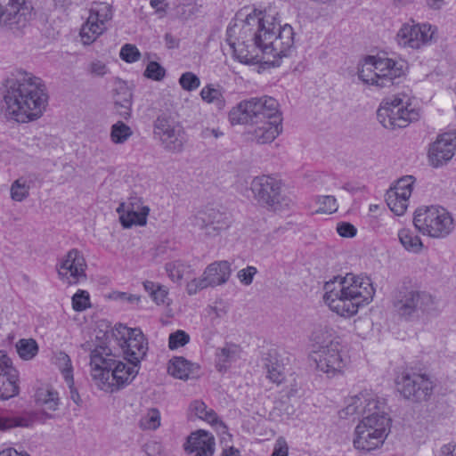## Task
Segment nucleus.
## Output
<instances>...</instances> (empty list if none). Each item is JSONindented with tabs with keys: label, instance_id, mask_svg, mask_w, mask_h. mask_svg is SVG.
I'll use <instances>...</instances> for the list:
<instances>
[{
	"label": "nucleus",
	"instance_id": "obj_1",
	"mask_svg": "<svg viewBox=\"0 0 456 456\" xmlns=\"http://www.w3.org/2000/svg\"><path fill=\"white\" fill-rule=\"evenodd\" d=\"M232 28L227 29V42L241 63L255 65L262 61L273 67L288 57L294 46V30L289 24L281 26L274 15L254 11L242 21L237 41L231 37Z\"/></svg>",
	"mask_w": 456,
	"mask_h": 456
},
{
	"label": "nucleus",
	"instance_id": "obj_2",
	"mask_svg": "<svg viewBox=\"0 0 456 456\" xmlns=\"http://www.w3.org/2000/svg\"><path fill=\"white\" fill-rule=\"evenodd\" d=\"M3 99L6 114L19 123L39 118L48 103L44 81L30 72L18 70L5 79Z\"/></svg>",
	"mask_w": 456,
	"mask_h": 456
},
{
	"label": "nucleus",
	"instance_id": "obj_3",
	"mask_svg": "<svg viewBox=\"0 0 456 456\" xmlns=\"http://www.w3.org/2000/svg\"><path fill=\"white\" fill-rule=\"evenodd\" d=\"M232 125L249 124L252 140L259 144L272 142L281 132V114L279 102L270 96L254 97L242 101L229 112Z\"/></svg>",
	"mask_w": 456,
	"mask_h": 456
},
{
	"label": "nucleus",
	"instance_id": "obj_4",
	"mask_svg": "<svg viewBox=\"0 0 456 456\" xmlns=\"http://www.w3.org/2000/svg\"><path fill=\"white\" fill-rule=\"evenodd\" d=\"M324 302L331 311L344 317L357 314L360 306L369 304L375 289L369 277L347 273L337 276L324 284Z\"/></svg>",
	"mask_w": 456,
	"mask_h": 456
},
{
	"label": "nucleus",
	"instance_id": "obj_5",
	"mask_svg": "<svg viewBox=\"0 0 456 456\" xmlns=\"http://www.w3.org/2000/svg\"><path fill=\"white\" fill-rule=\"evenodd\" d=\"M90 366L92 378L111 391L131 383L140 370V363H125L109 346L102 345L91 351Z\"/></svg>",
	"mask_w": 456,
	"mask_h": 456
},
{
	"label": "nucleus",
	"instance_id": "obj_6",
	"mask_svg": "<svg viewBox=\"0 0 456 456\" xmlns=\"http://www.w3.org/2000/svg\"><path fill=\"white\" fill-rule=\"evenodd\" d=\"M391 423L387 407L362 417L354 429V448L370 452L381 447L390 433Z\"/></svg>",
	"mask_w": 456,
	"mask_h": 456
},
{
	"label": "nucleus",
	"instance_id": "obj_7",
	"mask_svg": "<svg viewBox=\"0 0 456 456\" xmlns=\"http://www.w3.org/2000/svg\"><path fill=\"white\" fill-rule=\"evenodd\" d=\"M406 62L379 56H367L358 68V77L364 84L387 87L405 74Z\"/></svg>",
	"mask_w": 456,
	"mask_h": 456
},
{
	"label": "nucleus",
	"instance_id": "obj_8",
	"mask_svg": "<svg viewBox=\"0 0 456 456\" xmlns=\"http://www.w3.org/2000/svg\"><path fill=\"white\" fill-rule=\"evenodd\" d=\"M314 334L315 349L312 359L319 370L328 376L340 373L346 366V360L341 354L342 346L339 338L332 336L328 330H320Z\"/></svg>",
	"mask_w": 456,
	"mask_h": 456
},
{
	"label": "nucleus",
	"instance_id": "obj_9",
	"mask_svg": "<svg viewBox=\"0 0 456 456\" xmlns=\"http://www.w3.org/2000/svg\"><path fill=\"white\" fill-rule=\"evenodd\" d=\"M413 224L423 235L435 239H444L454 230L451 213L437 205L423 206L414 212Z\"/></svg>",
	"mask_w": 456,
	"mask_h": 456
},
{
	"label": "nucleus",
	"instance_id": "obj_10",
	"mask_svg": "<svg viewBox=\"0 0 456 456\" xmlns=\"http://www.w3.org/2000/svg\"><path fill=\"white\" fill-rule=\"evenodd\" d=\"M392 303L400 318L412 321L433 308L434 298L426 291L403 285L395 292Z\"/></svg>",
	"mask_w": 456,
	"mask_h": 456
},
{
	"label": "nucleus",
	"instance_id": "obj_11",
	"mask_svg": "<svg viewBox=\"0 0 456 456\" xmlns=\"http://www.w3.org/2000/svg\"><path fill=\"white\" fill-rule=\"evenodd\" d=\"M406 95H394L385 99L377 111L382 126L388 129L403 128L418 120L419 112L411 108Z\"/></svg>",
	"mask_w": 456,
	"mask_h": 456
},
{
	"label": "nucleus",
	"instance_id": "obj_12",
	"mask_svg": "<svg viewBox=\"0 0 456 456\" xmlns=\"http://www.w3.org/2000/svg\"><path fill=\"white\" fill-rule=\"evenodd\" d=\"M250 189L256 201L270 210H281L290 204V200L281 193V182L272 176L255 177Z\"/></svg>",
	"mask_w": 456,
	"mask_h": 456
},
{
	"label": "nucleus",
	"instance_id": "obj_13",
	"mask_svg": "<svg viewBox=\"0 0 456 456\" xmlns=\"http://www.w3.org/2000/svg\"><path fill=\"white\" fill-rule=\"evenodd\" d=\"M182 126L171 117L159 116L153 124V135L168 152L178 153L183 148Z\"/></svg>",
	"mask_w": 456,
	"mask_h": 456
},
{
	"label": "nucleus",
	"instance_id": "obj_14",
	"mask_svg": "<svg viewBox=\"0 0 456 456\" xmlns=\"http://www.w3.org/2000/svg\"><path fill=\"white\" fill-rule=\"evenodd\" d=\"M113 16L112 6L107 3L94 2L89 10L86 22L82 26L80 37L84 45H90L106 30V22Z\"/></svg>",
	"mask_w": 456,
	"mask_h": 456
},
{
	"label": "nucleus",
	"instance_id": "obj_15",
	"mask_svg": "<svg viewBox=\"0 0 456 456\" xmlns=\"http://www.w3.org/2000/svg\"><path fill=\"white\" fill-rule=\"evenodd\" d=\"M121 336L118 345L123 351L125 359L129 362L141 363L148 351V341L140 329H131L119 324L116 328Z\"/></svg>",
	"mask_w": 456,
	"mask_h": 456
},
{
	"label": "nucleus",
	"instance_id": "obj_16",
	"mask_svg": "<svg viewBox=\"0 0 456 456\" xmlns=\"http://www.w3.org/2000/svg\"><path fill=\"white\" fill-rule=\"evenodd\" d=\"M396 383L403 397L415 402L426 401L433 393L434 385L427 374L403 372Z\"/></svg>",
	"mask_w": 456,
	"mask_h": 456
},
{
	"label": "nucleus",
	"instance_id": "obj_17",
	"mask_svg": "<svg viewBox=\"0 0 456 456\" xmlns=\"http://www.w3.org/2000/svg\"><path fill=\"white\" fill-rule=\"evenodd\" d=\"M33 7L26 0H0V25L11 29L26 26Z\"/></svg>",
	"mask_w": 456,
	"mask_h": 456
},
{
	"label": "nucleus",
	"instance_id": "obj_18",
	"mask_svg": "<svg viewBox=\"0 0 456 456\" xmlns=\"http://www.w3.org/2000/svg\"><path fill=\"white\" fill-rule=\"evenodd\" d=\"M86 267L83 254L77 248L70 249L56 265L59 278L69 285L86 280Z\"/></svg>",
	"mask_w": 456,
	"mask_h": 456
},
{
	"label": "nucleus",
	"instance_id": "obj_19",
	"mask_svg": "<svg viewBox=\"0 0 456 456\" xmlns=\"http://www.w3.org/2000/svg\"><path fill=\"white\" fill-rule=\"evenodd\" d=\"M228 214L216 208L199 211L191 218V224L200 230L205 236L216 237L231 225Z\"/></svg>",
	"mask_w": 456,
	"mask_h": 456
},
{
	"label": "nucleus",
	"instance_id": "obj_20",
	"mask_svg": "<svg viewBox=\"0 0 456 456\" xmlns=\"http://www.w3.org/2000/svg\"><path fill=\"white\" fill-rule=\"evenodd\" d=\"M387 407L386 402L371 390H362L358 395L349 397L346 405L341 411L342 417H363L373 411H379Z\"/></svg>",
	"mask_w": 456,
	"mask_h": 456
},
{
	"label": "nucleus",
	"instance_id": "obj_21",
	"mask_svg": "<svg viewBox=\"0 0 456 456\" xmlns=\"http://www.w3.org/2000/svg\"><path fill=\"white\" fill-rule=\"evenodd\" d=\"M435 33L430 24H403L397 33L398 44L403 47L419 49L429 43Z\"/></svg>",
	"mask_w": 456,
	"mask_h": 456
},
{
	"label": "nucleus",
	"instance_id": "obj_22",
	"mask_svg": "<svg viewBox=\"0 0 456 456\" xmlns=\"http://www.w3.org/2000/svg\"><path fill=\"white\" fill-rule=\"evenodd\" d=\"M414 182L412 175H405L398 179L395 185L387 191L386 201L395 215L403 216L407 210Z\"/></svg>",
	"mask_w": 456,
	"mask_h": 456
},
{
	"label": "nucleus",
	"instance_id": "obj_23",
	"mask_svg": "<svg viewBox=\"0 0 456 456\" xmlns=\"http://www.w3.org/2000/svg\"><path fill=\"white\" fill-rule=\"evenodd\" d=\"M19 392V372L7 354L0 350V399L8 400Z\"/></svg>",
	"mask_w": 456,
	"mask_h": 456
},
{
	"label": "nucleus",
	"instance_id": "obj_24",
	"mask_svg": "<svg viewBox=\"0 0 456 456\" xmlns=\"http://www.w3.org/2000/svg\"><path fill=\"white\" fill-rule=\"evenodd\" d=\"M456 151V130L440 134L430 145L428 158L434 167H438L452 159Z\"/></svg>",
	"mask_w": 456,
	"mask_h": 456
},
{
	"label": "nucleus",
	"instance_id": "obj_25",
	"mask_svg": "<svg viewBox=\"0 0 456 456\" xmlns=\"http://www.w3.org/2000/svg\"><path fill=\"white\" fill-rule=\"evenodd\" d=\"M215 438L212 434L200 429L192 432L186 440L183 447L188 453L194 456H213L215 452Z\"/></svg>",
	"mask_w": 456,
	"mask_h": 456
},
{
	"label": "nucleus",
	"instance_id": "obj_26",
	"mask_svg": "<svg viewBox=\"0 0 456 456\" xmlns=\"http://www.w3.org/2000/svg\"><path fill=\"white\" fill-rule=\"evenodd\" d=\"M232 273L228 261H216L207 266L203 277L208 287H216L227 282Z\"/></svg>",
	"mask_w": 456,
	"mask_h": 456
},
{
	"label": "nucleus",
	"instance_id": "obj_27",
	"mask_svg": "<svg viewBox=\"0 0 456 456\" xmlns=\"http://www.w3.org/2000/svg\"><path fill=\"white\" fill-rule=\"evenodd\" d=\"M37 419L36 411H22L0 416V431H7L15 428H31Z\"/></svg>",
	"mask_w": 456,
	"mask_h": 456
},
{
	"label": "nucleus",
	"instance_id": "obj_28",
	"mask_svg": "<svg viewBox=\"0 0 456 456\" xmlns=\"http://www.w3.org/2000/svg\"><path fill=\"white\" fill-rule=\"evenodd\" d=\"M126 203H121L117 211L119 214V220L125 228L133 225H144L150 212L149 207L142 208V211L125 210Z\"/></svg>",
	"mask_w": 456,
	"mask_h": 456
},
{
	"label": "nucleus",
	"instance_id": "obj_29",
	"mask_svg": "<svg viewBox=\"0 0 456 456\" xmlns=\"http://www.w3.org/2000/svg\"><path fill=\"white\" fill-rule=\"evenodd\" d=\"M264 367L266 370V377L272 382L281 384L284 380V367L280 362L276 352H268L263 358Z\"/></svg>",
	"mask_w": 456,
	"mask_h": 456
},
{
	"label": "nucleus",
	"instance_id": "obj_30",
	"mask_svg": "<svg viewBox=\"0 0 456 456\" xmlns=\"http://www.w3.org/2000/svg\"><path fill=\"white\" fill-rule=\"evenodd\" d=\"M194 369H198L191 362L183 357H174L168 364V373L180 379H188L193 374Z\"/></svg>",
	"mask_w": 456,
	"mask_h": 456
},
{
	"label": "nucleus",
	"instance_id": "obj_31",
	"mask_svg": "<svg viewBox=\"0 0 456 456\" xmlns=\"http://www.w3.org/2000/svg\"><path fill=\"white\" fill-rule=\"evenodd\" d=\"M398 238L403 247L408 251L419 253L423 248L420 238L410 229H401L398 232Z\"/></svg>",
	"mask_w": 456,
	"mask_h": 456
},
{
	"label": "nucleus",
	"instance_id": "obj_32",
	"mask_svg": "<svg viewBox=\"0 0 456 456\" xmlns=\"http://www.w3.org/2000/svg\"><path fill=\"white\" fill-rule=\"evenodd\" d=\"M38 350V345L33 338H21L16 343V351L19 356L25 361L33 359Z\"/></svg>",
	"mask_w": 456,
	"mask_h": 456
},
{
	"label": "nucleus",
	"instance_id": "obj_33",
	"mask_svg": "<svg viewBox=\"0 0 456 456\" xmlns=\"http://www.w3.org/2000/svg\"><path fill=\"white\" fill-rule=\"evenodd\" d=\"M161 415L157 408H149L139 420V427L142 430H156L160 427Z\"/></svg>",
	"mask_w": 456,
	"mask_h": 456
},
{
	"label": "nucleus",
	"instance_id": "obj_34",
	"mask_svg": "<svg viewBox=\"0 0 456 456\" xmlns=\"http://www.w3.org/2000/svg\"><path fill=\"white\" fill-rule=\"evenodd\" d=\"M200 96L206 102L215 104L218 110L224 108L225 101L219 88L208 85L201 89Z\"/></svg>",
	"mask_w": 456,
	"mask_h": 456
},
{
	"label": "nucleus",
	"instance_id": "obj_35",
	"mask_svg": "<svg viewBox=\"0 0 456 456\" xmlns=\"http://www.w3.org/2000/svg\"><path fill=\"white\" fill-rule=\"evenodd\" d=\"M132 135L131 127L122 121H118L111 126L110 139L116 144L126 142Z\"/></svg>",
	"mask_w": 456,
	"mask_h": 456
},
{
	"label": "nucleus",
	"instance_id": "obj_36",
	"mask_svg": "<svg viewBox=\"0 0 456 456\" xmlns=\"http://www.w3.org/2000/svg\"><path fill=\"white\" fill-rule=\"evenodd\" d=\"M29 184L27 180L20 177L15 180L10 189L11 198L14 201L21 202L29 195Z\"/></svg>",
	"mask_w": 456,
	"mask_h": 456
},
{
	"label": "nucleus",
	"instance_id": "obj_37",
	"mask_svg": "<svg viewBox=\"0 0 456 456\" xmlns=\"http://www.w3.org/2000/svg\"><path fill=\"white\" fill-rule=\"evenodd\" d=\"M55 364L61 370L65 381L72 384L73 367L70 357L65 352H58L55 355Z\"/></svg>",
	"mask_w": 456,
	"mask_h": 456
},
{
	"label": "nucleus",
	"instance_id": "obj_38",
	"mask_svg": "<svg viewBox=\"0 0 456 456\" xmlns=\"http://www.w3.org/2000/svg\"><path fill=\"white\" fill-rule=\"evenodd\" d=\"M165 269L168 277L173 281H179L189 272L190 266L180 260H176L167 263Z\"/></svg>",
	"mask_w": 456,
	"mask_h": 456
},
{
	"label": "nucleus",
	"instance_id": "obj_39",
	"mask_svg": "<svg viewBox=\"0 0 456 456\" xmlns=\"http://www.w3.org/2000/svg\"><path fill=\"white\" fill-rule=\"evenodd\" d=\"M37 402L50 411H56L59 405L58 394L53 390H40L37 393Z\"/></svg>",
	"mask_w": 456,
	"mask_h": 456
},
{
	"label": "nucleus",
	"instance_id": "obj_40",
	"mask_svg": "<svg viewBox=\"0 0 456 456\" xmlns=\"http://www.w3.org/2000/svg\"><path fill=\"white\" fill-rule=\"evenodd\" d=\"M190 408L198 418L208 423L216 421V413L212 409H208L204 402L196 400L191 403Z\"/></svg>",
	"mask_w": 456,
	"mask_h": 456
},
{
	"label": "nucleus",
	"instance_id": "obj_41",
	"mask_svg": "<svg viewBox=\"0 0 456 456\" xmlns=\"http://www.w3.org/2000/svg\"><path fill=\"white\" fill-rule=\"evenodd\" d=\"M238 354V348L236 346H228L220 348L216 352V357L220 370L226 368V363L235 361Z\"/></svg>",
	"mask_w": 456,
	"mask_h": 456
},
{
	"label": "nucleus",
	"instance_id": "obj_42",
	"mask_svg": "<svg viewBox=\"0 0 456 456\" xmlns=\"http://www.w3.org/2000/svg\"><path fill=\"white\" fill-rule=\"evenodd\" d=\"M190 342V335L182 330L172 332L168 338V347L171 350L184 346Z\"/></svg>",
	"mask_w": 456,
	"mask_h": 456
},
{
	"label": "nucleus",
	"instance_id": "obj_43",
	"mask_svg": "<svg viewBox=\"0 0 456 456\" xmlns=\"http://www.w3.org/2000/svg\"><path fill=\"white\" fill-rule=\"evenodd\" d=\"M316 202L320 205L317 213L332 214L338 209L337 200L334 196H319Z\"/></svg>",
	"mask_w": 456,
	"mask_h": 456
},
{
	"label": "nucleus",
	"instance_id": "obj_44",
	"mask_svg": "<svg viewBox=\"0 0 456 456\" xmlns=\"http://www.w3.org/2000/svg\"><path fill=\"white\" fill-rule=\"evenodd\" d=\"M181 87L185 91H194L200 86V80L192 72L183 73L179 78Z\"/></svg>",
	"mask_w": 456,
	"mask_h": 456
},
{
	"label": "nucleus",
	"instance_id": "obj_45",
	"mask_svg": "<svg viewBox=\"0 0 456 456\" xmlns=\"http://www.w3.org/2000/svg\"><path fill=\"white\" fill-rule=\"evenodd\" d=\"M90 306L89 293L86 290H78L72 297V307L77 312L85 311Z\"/></svg>",
	"mask_w": 456,
	"mask_h": 456
},
{
	"label": "nucleus",
	"instance_id": "obj_46",
	"mask_svg": "<svg viewBox=\"0 0 456 456\" xmlns=\"http://www.w3.org/2000/svg\"><path fill=\"white\" fill-rule=\"evenodd\" d=\"M144 76L155 81H161L166 76V69L159 63L151 61L144 70Z\"/></svg>",
	"mask_w": 456,
	"mask_h": 456
},
{
	"label": "nucleus",
	"instance_id": "obj_47",
	"mask_svg": "<svg viewBox=\"0 0 456 456\" xmlns=\"http://www.w3.org/2000/svg\"><path fill=\"white\" fill-rule=\"evenodd\" d=\"M198 12V7L194 3L179 4L175 7V15L181 19L187 20Z\"/></svg>",
	"mask_w": 456,
	"mask_h": 456
},
{
	"label": "nucleus",
	"instance_id": "obj_48",
	"mask_svg": "<svg viewBox=\"0 0 456 456\" xmlns=\"http://www.w3.org/2000/svg\"><path fill=\"white\" fill-rule=\"evenodd\" d=\"M141 53L136 46L126 44L120 50V58L126 62H134L140 59Z\"/></svg>",
	"mask_w": 456,
	"mask_h": 456
},
{
	"label": "nucleus",
	"instance_id": "obj_49",
	"mask_svg": "<svg viewBox=\"0 0 456 456\" xmlns=\"http://www.w3.org/2000/svg\"><path fill=\"white\" fill-rule=\"evenodd\" d=\"M114 103L116 108L132 106V93L126 88L117 92L114 97Z\"/></svg>",
	"mask_w": 456,
	"mask_h": 456
},
{
	"label": "nucleus",
	"instance_id": "obj_50",
	"mask_svg": "<svg viewBox=\"0 0 456 456\" xmlns=\"http://www.w3.org/2000/svg\"><path fill=\"white\" fill-rule=\"evenodd\" d=\"M257 273V270L254 266H248L247 268L241 269L238 272V279L244 285H250L253 281L254 275Z\"/></svg>",
	"mask_w": 456,
	"mask_h": 456
},
{
	"label": "nucleus",
	"instance_id": "obj_51",
	"mask_svg": "<svg viewBox=\"0 0 456 456\" xmlns=\"http://www.w3.org/2000/svg\"><path fill=\"white\" fill-rule=\"evenodd\" d=\"M208 284L203 275L199 279H193L187 283L186 290L189 295H195L198 291L208 288Z\"/></svg>",
	"mask_w": 456,
	"mask_h": 456
},
{
	"label": "nucleus",
	"instance_id": "obj_52",
	"mask_svg": "<svg viewBox=\"0 0 456 456\" xmlns=\"http://www.w3.org/2000/svg\"><path fill=\"white\" fill-rule=\"evenodd\" d=\"M337 232L341 237L352 238L356 234V228L349 223H340L337 226Z\"/></svg>",
	"mask_w": 456,
	"mask_h": 456
},
{
	"label": "nucleus",
	"instance_id": "obj_53",
	"mask_svg": "<svg viewBox=\"0 0 456 456\" xmlns=\"http://www.w3.org/2000/svg\"><path fill=\"white\" fill-rule=\"evenodd\" d=\"M168 291L166 287L159 285L153 294L151 296L157 305L166 304Z\"/></svg>",
	"mask_w": 456,
	"mask_h": 456
},
{
	"label": "nucleus",
	"instance_id": "obj_54",
	"mask_svg": "<svg viewBox=\"0 0 456 456\" xmlns=\"http://www.w3.org/2000/svg\"><path fill=\"white\" fill-rule=\"evenodd\" d=\"M89 70L92 74L95 76H103L107 73L108 69L103 62L100 61H95L90 64Z\"/></svg>",
	"mask_w": 456,
	"mask_h": 456
},
{
	"label": "nucleus",
	"instance_id": "obj_55",
	"mask_svg": "<svg viewBox=\"0 0 456 456\" xmlns=\"http://www.w3.org/2000/svg\"><path fill=\"white\" fill-rule=\"evenodd\" d=\"M144 207L140 198L131 197L128 202L126 203L125 210L142 211V208Z\"/></svg>",
	"mask_w": 456,
	"mask_h": 456
},
{
	"label": "nucleus",
	"instance_id": "obj_56",
	"mask_svg": "<svg viewBox=\"0 0 456 456\" xmlns=\"http://www.w3.org/2000/svg\"><path fill=\"white\" fill-rule=\"evenodd\" d=\"M272 456H288V446L284 440H277Z\"/></svg>",
	"mask_w": 456,
	"mask_h": 456
},
{
	"label": "nucleus",
	"instance_id": "obj_57",
	"mask_svg": "<svg viewBox=\"0 0 456 456\" xmlns=\"http://www.w3.org/2000/svg\"><path fill=\"white\" fill-rule=\"evenodd\" d=\"M439 456H456V443L443 445Z\"/></svg>",
	"mask_w": 456,
	"mask_h": 456
},
{
	"label": "nucleus",
	"instance_id": "obj_58",
	"mask_svg": "<svg viewBox=\"0 0 456 456\" xmlns=\"http://www.w3.org/2000/svg\"><path fill=\"white\" fill-rule=\"evenodd\" d=\"M69 388V394H70V399L77 405L80 404V402H81V399H80V395L78 394V392L77 391V389L75 388L74 387V379L72 378V384H70L69 382H66Z\"/></svg>",
	"mask_w": 456,
	"mask_h": 456
},
{
	"label": "nucleus",
	"instance_id": "obj_59",
	"mask_svg": "<svg viewBox=\"0 0 456 456\" xmlns=\"http://www.w3.org/2000/svg\"><path fill=\"white\" fill-rule=\"evenodd\" d=\"M167 48L174 49L179 46V40L170 33H167L164 37Z\"/></svg>",
	"mask_w": 456,
	"mask_h": 456
},
{
	"label": "nucleus",
	"instance_id": "obj_60",
	"mask_svg": "<svg viewBox=\"0 0 456 456\" xmlns=\"http://www.w3.org/2000/svg\"><path fill=\"white\" fill-rule=\"evenodd\" d=\"M150 4L158 12H166L167 11V4L164 0H150Z\"/></svg>",
	"mask_w": 456,
	"mask_h": 456
},
{
	"label": "nucleus",
	"instance_id": "obj_61",
	"mask_svg": "<svg viewBox=\"0 0 456 456\" xmlns=\"http://www.w3.org/2000/svg\"><path fill=\"white\" fill-rule=\"evenodd\" d=\"M209 424L214 426L216 428V429L217 430V432L220 434L224 435V434H226L228 431L227 426L222 420L219 419L217 415H216V421L209 422Z\"/></svg>",
	"mask_w": 456,
	"mask_h": 456
},
{
	"label": "nucleus",
	"instance_id": "obj_62",
	"mask_svg": "<svg viewBox=\"0 0 456 456\" xmlns=\"http://www.w3.org/2000/svg\"><path fill=\"white\" fill-rule=\"evenodd\" d=\"M131 107L132 106L118 107L116 108V110L121 118L128 119L131 117Z\"/></svg>",
	"mask_w": 456,
	"mask_h": 456
},
{
	"label": "nucleus",
	"instance_id": "obj_63",
	"mask_svg": "<svg viewBox=\"0 0 456 456\" xmlns=\"http://www.w3.org/2000/svg\"><path fill=\"white\" fill-rule=\"evenodd\" d=\"M0 456H29V455L18 452L13 448H7V449H4L0 452Z\"/></svg>",
	"mask_w": 456,
	"mask_h": 456
},
{
	"label": "nucleus",
	"instance_id": "obj_64",
	"mask_svg": "<svg viewBox=\"0 0 456 456\" xmlns=\"http://www.w3.org/2000/svg\"><path fill=\"white\" fill-rule=\"evenodd\" d=\"M120 297L124 300H126L127 302L131 304H138L140 301V297L136 295H129L126 293H122Z\"/></svg>",
	"mask_w": 456,
	"mask_h": 456
}]
</instances>
